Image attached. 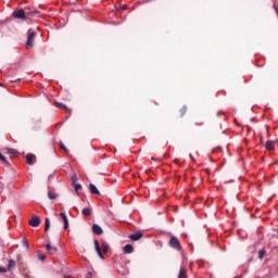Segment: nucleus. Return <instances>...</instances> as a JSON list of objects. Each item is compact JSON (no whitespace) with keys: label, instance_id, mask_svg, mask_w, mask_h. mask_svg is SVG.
I'll use <instances>...</instances> for the list:
<instances>
[{"label":"nucleus","instance_id":"f257e3e1","mask_svg":"<svg viewBox=\"0 0 278 278\" xmlns=\"http://www.w3.org/2000/svg\"><path fill=\"white\" fill-rule=\"evenodd\" d=\"M93 244H94L96 252H97L98 256L100 257V260H105V257L103 256V253H108V251H110V245H108V243H105V242H103L100 245L99 240H94Z\"/></svg>","mask_w":278,"mask_h":278},{"label":"nucleus","instance_id":"f03ea898","mask_svg":"<svg viewBox=\"0 0 278 278\" xmlns=\"http://www.w3.org/2000/svg\"><path fill=\"white\" fill-rule=\"evenodd\" d=\"M34 38H36V31L29 33L26 41V49L34 47Z\"/></svg>","mask_w":278,"mask_h":278},{"label":"nucleus","instance_id":"7ed1b4c3","mask_svg":"<svg viewBox=\"0 0 278 278\" xmlns=\"http://www.w3.org/2000/svg\"><path fill=\"white\" fill-rule=\"evenodd\" d=\"M29 225L30 227H39L40 226V217L35 215L31 217V219L29 220Z\"/></svg>","mask_w":278,"mask_h":278},{"label":"nucleus","instance_id":"20e7f679","mask_svg":"<svg viewBox=\"0 0 278 278\" xmlns=\"http://www.w3.org/2000/svg\"><path fill=\"white\" fill-rule=\"evenodd\" d=\"M92 231L96 236H103V228H101V226L98 224L92 225Z\"/></svg>","mask_w":278,"mask_h":278},{"label":"nucleus","instance_id":"39448f33","mask_svg":"<svg viewBox=\"0 0 278 278\" xmlns=\"http://www.w3.org/2000/svg\"><path fill=\"white\" fill-rule=\"evenodd\" d=\"M26 164H28L29 166H33V164H36V155L27 154L26 155Z\"/></svg>","mask_w":278,"mask_h":278},{"label":"nucleus","instance_id":"423d86ee","mask_svg":"<svg viewBox=\"0 0 278 278\" xmlns=\"http://www.w3.org/2000/svg\"><path fill=\"white\" fill-rule=\"evenodd\" d=\"M14 18H25V11L23 9H20L17 11H14L13 14Z\"/></svg>","mask_w":278,"mask_h":278},{"label":"nucleus","instance_id":"0eeeda50","mask_svg":"<svg viewBox=\"0 0 278 278\" xmlns=\"http://www.w3.org/2000/svg\"><path fill=\"white\" fill-rule=\"evenodd\" d=\"M178 278H188V268H186V266L180 267Z\"/></svg>","mask_w":278,"mask_h":278},{"label":"nucleus","instance_id":"6e6552de","mask_svg":"<svg viewBox=\"0 0 278 278\" xmlns=\"http://www.w3.org/2000/svg\"><path fill=\"white\" fill-rule=\"evenodd\" d=\"M129 238L132 242H138V240L142 238V232L131 233L129 235Z\"/></svg>","mask_w":278,"mask_h":278},{"label":"nucleus","instance_id":"1a4fd4ad","mask_svg":"<svg viewBox=\"0 0 278 278\" xmlns=\"http://www.w3.org/2000/svg\"><path fill=\"white\" fill-rule=\"evenodd\" d=\"M60 217L62 218L63 223H64V229L68 228V217L66 216L65 213H60Z\"/></svg>","mask_w":278,"mask_h":278},{"label":"nucleus","instance_id":"9d476101","mask_svg":"<svg viewBox=\"0 0 278 278\" xmlns=\"http://www.w3.org/2000/svg\"><path fill=\"white\" fill-rule=\"evenodd\" d=\"M124 253H126L127 255L134 253V245L131 244H126L123 249Z\"/></svg>","mask_w":278,"mask_h":278},{"label":"nucleus","instance_id":"9b49d317","mask_svg":"<svg viewBox=\"0 0 278 278\" xmlns=\"http://www.w3.org/2000/svg\"><path fill=\"white\" fill-rule=\"evenodd\" d=\"M89 190H90L91 194H101V192L99 191L97 186H94V184L89 185Z\"/></svg>","mask_w":278,"mask_h":278},{"label":"nucleus","instance_id":"f8f14e48","mask_svg":"<svg viewBox=\"0 0 278 278\" xmlns=\"http://www.w3.org/2000/svg\"><path fill=\"white\" fill-rule=\"evenodd\" d=\"M266 149H267V151H275V141H273V140H268L267 142H266Z\"/></svg>","mask_w":278,"mask_h":278},{"label":"nucleus","instance_id":"ddd939ff","mask_svg":"<svg viewBox=\"0 0 278 278\" xmlns=\"http://www.w3.org/2000/svg\"><path fill=\"white\" fill-rule=\"evenodd\" d=\"M81 214L84 216H90V214H92V207H85V208H83Z\"/></svg>","mask_w":278,"mask_h":278},{"label":"nucleus","instance_id":"4468645a","mask_svg":"<svg viewBox=\"0 0 278 278\" xmlns=\"http://www.w3.org/2000/svg\"><path fill=\"white\" fill-rule=\"evenodd\" d=\"M16 266V262L14 260H9L8 268L7 270H12Z\"/></svg>","mask_w":278,"mask_h":278},{"label":"nucleus","instance_id":"2eb2a0df","mask_svg":"<svg viewBox=\"0 0 278 278\" xmlns=\"http://www.w3.org/2000/svg\"><path fill=\"white\" fill-rule=\"evenodd\" d=\"M46 250L49 251V253H55V251H58V248H53L51 247V244L47 243Z\"/></svg>","mask_w":278,"mask_h":278},{"label":"nucleus","instance_id":"dca6fc26","mask_svg":"<svg viewBox=\"0 0 278 278\" xmlns=\"http://www.w3.org/2000/svg\"><path fill=\"white\" fill-rule=\"evenodd\" d=\"M186 112H188V106H182V108L179 110L180 117L186 116Z\"/></svg>","mask_w":278,"mask_h":278},{"label":"nucleus","instance_id":"f3484780","mask_svg":"<svg viewBox=\"0 0 278 278\" xmlns=\"http://www.w3.org/2000/svg\"><path fill=\"white\" fill-rule=\"evenodd\" d=\"M175 249L176 251H181V243L179 242V239L175 238Z\"/></svg>","mask_w":278,"mask_h":278},{"label":"nucleus","instance_id":"a211bd4d","mask_svg":"<svg viewBox=\"0 0 278 278\" xmlns=\"http://www.w3.org/2000/svg\"><path fill=\"white\" fill-rule=\"evenodd\" d=\"M55 108H62V110H68V106L62 102H55Z\"/></svg>","mask_w":278,"mask_h":278},{"label":"nucleus","instance_id":"6ab92c4d","mask_svg":"<svg viewBox=\"0 0 278 278\" xmlns=\"http://www.w3.org/2000/svg\"><path fill=\"white\" fill-rule=\"evenodd\" d=\"M46 226H45V231H49L51 227V222L49 220V217H46Z\"/></svg>","mask_w":278,"mask_h":278},{"label":"nucleus","instance_id":"aec40b11","mask_svg":"<svg viewBox=\"0 0 278 278\" xmlns=\"http://www.w3.org/2000/svg\"><path fill=\"white\" fill-rule=\"evenodd\" d=\"M48 199H50L51 201H53V200L58 199V194H55V193L49 191V192H48Z\"/></svg>","mask_w":278,"mask_h":278},{"label":"nucleus","instance_id":"412c9836","mask_svg":"<svg viewBox=\"0 0 278 278\" xmlns=\"http://www.w3.org/2000/svg\"><path fill=\"white\" fill-rule=\"evenodd\" d=\"M169 247H172V249H175V236H172L169 240Z\"/></svg>","mask_w":278,"mask_h":278},{"label":"nucleus","instance_id":"4be33fe9","mask_svg":"<svg viewBox=\"0 0 278 278\" xmlns=\"http://www.w3.org/2000/svg\"><path fill=\"white\" fill-rule=\"evenodd\" d=\"M265 254H266V252L264 250H260L258 251V260H264Z\"/></svg>","mask_w":278,"mask_h":278},{"label":"nucleus","instance_id":"5701e85b","mask_svg":"<svg viewBox=\"0 0 278 278\" xmlns=\"http://www.w3.org/2000/svg\"><path fill=\"white\" fill-rule=\"evenodd\" d=\"M74 190L75 192H79V190H81V184L74 185Z\"/></svg>","mask_w":278,"mask_h":278},{"label":"nucleus","instance_id":"b1692460","mask_svg":"<svg viewBox=\"0 0 278 278\" xmlns=\"http://www.w3.org/2000/svg\"><path fill=\"white\" fill-rule=\"evenodd\" d=\"M38 260H40L41 262H45V260H47V255L45 254H38Z\"/></svg>","mask_w":278,"mask_h":278},{"label":"nucleus","instance_id":"393cba45","mask_svg":"<svg viewBox=\"0 0 278 278\" xmlns=\"http://www.w3.org/2000/svg\"><path fill=\"white\" fill-rule=\"evenodd\" d=\"M0 162L8 164V160H5V156L3 154H1V152H0Z\"/></svg>","mask_w":278,"mask_h":278},{"label":"nucleus","instance_id":"a878e982","mask_svg":"<svg viewBox=\"0 0 278 278\" xmlns=\"http://www.w3.org/2000/svg\"><path fill=\"white\" fill-rule=\"evenodd\" d=\"M60 147L63 151L68 152V149H66V146H64V143L60 142Z\"/></svg>","mask_w":278,"mask_h":278},{"label":"nucleus","instance_id":"bb28decb","mask_svg":"<svg viewBox=\"0 0 278 278\" xmlns=\"http://www.w3.org/2000/svg\"><path fill=\"white\" fill-rule=\"evenodd\" d=\"M23 244L26 249H29V242H27V239L23 240Z\"/></svg>","mask_w":278,"mask_h":278},{"label":"nucleus","instance_id":"cd10ccee","mask_svg":"<svg viewBox=\"0 0 278 278\" xmlns=\"http://www.w3.org/2000/svg\"><path fill=\"white\" fill-rule=\"evenodd\" d=\"M75 181H77V175L72 176V184L75 186Z\"/></svg>","mask_w":278,"mask_h":278},{"label":"nucleus","instance_id":"c85d7f7f","mask_svg":"<svg viewBox=\"0 0 278 278\" xmlns=\"http://www.w3.org/2000/svg\"><path fill=\"white\" fill-rule=\"evenodd\" d=\"M8 153H11L12 155H14L16 153V150L14 149H8Z\"/></svg>","mask_w":278,"mask_h":278},{"label":"nucleus","instance_id":"c756f323","mask_svg":"<svg viewBox=\"0 0 278 278\" xmlns=\"http://www.w3.org/2000/svg\"><path fill=\"white\" fill-rule=\"evenodd\" d=\"M0 273H8V268L0 266Z\"/></svg>","mask_w":278,"mask_h":278},{"label":"nucleus","instance_id":"7c9ffc66","mask_svg":"<svg viewBox=\"0 0 278 278\" xmlns=\"http://www.w3.org/2000/svg\"><path fill=\"white\" fill-rule=\"evenodd\" d=\"M117 10H127V5H123L121 9Z\"/></svg>","mask_w":278,"mask_h":278},{"label":"nucleus","instance_id":"2f4dec72","mask_svg":"<svg viewBox=\"0 0 278 278\" xmlns=\"http://www.w3.org/2000/svg\"><path fill=\"white\" fill-rule=\"evenodd\" d=\"M151 160H152L153 162H157V160H160V159L152 157Z\"/></svg>","mask_w":278,"mask_h":278},{"label":"nucleus","instance_id":"473e14b6","mask_svg":"<svg viewBox=\"0 0 278 278\" xmlns=\"http://www.w3.org/2000/svg\"><path fill=\"white\" fill-rule=\"evenodd\" d=\"M64 278H72L71 276H64Z\"/></svg>","mask_w":278,"mask_h":278},{"label":"nucleus","instance_id":"72a5a7b5","mask_svg":"<svg viewBox=\"0 0 278 278\" xmlns=\"http://www.w3.org/2000/svg\"><path fill=\"white\" fill-rule=\"evenodd\" d=\"M87 278H90V277H87Z\"/></svg>","mask_w":278,"mask_h":278}]
</instances>
